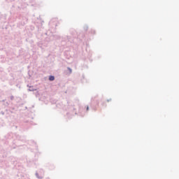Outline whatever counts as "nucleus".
<instances>
[{
  "label": "nucleus",
  "mask_w": 179,
  "mask_h": 179,
  "mask_svg": "<svg viewBox=\"0 0 179 179\" xmlns=\"http://www.w3.org/2000/svg\"><path fill=\"white\" fill-rule=\"evenodd\" d=\"M55 77H54V76H50L49 77V80L52 81V80H55Z\"/></svg>",
  "instance_id": "1"
},
{
  "label": "nucleus",
  "mask_w": 179,
  "mask_h": 179,
  "mask_svg": "<svg viewBox=\"0 0 179 179\" xmlns=\"http://www.w3.org/2000/svg\"><path fill=\"white\" fill-rule=\"evenodd\" d=\"M68 69L70 71V73H72V69H71L69 68H68Z\"/></svg>",
  "instance_id": "2"
},
{
  "label": "nucleus",
  "mask_w": 179,
  "mask_h": 179,
  "mask_svg": "<svg viewBox=\"0 0 179 179\" xmlns=\"http://www.w3.org/2000/svg\"><path fill=\"white\" fill-rule=\"evenodd\" d=\"M87 111H89V106H87Z\"/></svg>",
  "instance_id": "3"
}]
</instances>
